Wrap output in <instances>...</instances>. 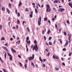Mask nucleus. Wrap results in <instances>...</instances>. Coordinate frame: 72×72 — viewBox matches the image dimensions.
Wrapping results in <instances>:
<instances>
[{
  "label": "nucleus",
  "mask_w": 72,
  "mask_h": 72,
  "mask_svg": "<svg viewBox=\"0 0 72 72\" xmlns=\"http://www.w3.org/2000/svg\"><path fill=\"white\" fill-rule=\"evenodd\" d=\"M35 49L36 52H37L38 50V48L37 47V44H35V46H33V50H35Z\"/></svg>",
  "instance_id": "1"
},
{
  "label": "nucleus",
  "mask_w": 72,
  "mask_h": 72,
  "mask_svg": "<svg viewBox=\"0 0 72 72\" xmlns=\"http://www.w3.org/2000/svg\"><path fill=\"white\" fill-rule=\"evenodd\" d=\"M41 17H40L39 18L38 21V24L39 26H40L41 24Z\"/></svg>",
  "instance_id": "2"
},
{
  "label": "nucleus",
  "mask_w": 72,
  "mask_h": 72,
  "mask_svg": "<svg viewBox=\"0 0 72 72\" xmlns=\"http://www.w3.org/2000/svg\"><path fill=\"white\" fill-rule=\"evenodd\" d=\"M29 40V37H27L26 38V42H27L28 44V45H30V41L29 40L28 41V40Z\"/></svg>",
  "instance_id": "3"
},
{
  "label": "nucleus",
  "mask_w": 72,
  "mask_h": 72,
  "mask_svg": "<svg viewBox=\"0 0 72 72\" xmlns=\"http://www.w3.org/2000/svg\"><path fill=\"white\" fill-rule=\"evenodd\" d=\"M34 55L33 54L32 57H29V60H32V59H33L34 58Z\"/></svg>",
  "instance_id": "4"
},
{
  "label": "nucleus",
  "mask_w": 72,
  "mask_h": 72,
  "mask_svg": "<svg viewBox=\"0 0 72 72\" xmlns=\"http://www.w3.org/2000/svg\"><path fill=\"white\" fill-rule=\"evenodd\" d=\"M58 11L60 12H62L63 10H64V8H59L58 9Z\"/></svg>",
  "instance_id": "5"
},
{
  "label": "nucleus",
  "mask_w": 72,
  "mask_h": 72,
  "mask_svg": "<svg viewBox=\"0 0 72 72\" xmlns=\"http://www.w3.org/2000/svg\"><path fill=\"white\" fill-rule=\"evenodd\" d=\"M54 3H60V2L58 0H55L53 2Z\"/></svg>",
  "instance_id": "6"
},
{
  "label": "nucleus",
  "mask_w": 72,
  "mask_h": 72,
  "mask_svg": "<svg viewBox=\"0 0 72 72\" xmlns=\"http://www.w3.org/2000/svg\"><path fill=\"white\" fill-rule=\"evenodd\" d=\"M4 53H5L4 55V58L5 59H6V52L4 51L3 52V54Z\"/></svg>",
  "instance_id": "7"
},
{
  "label": "nucleus",
  "mask_w": 72,
  "mask_h": 72,
  "mask_svg": "<svg viewBox=\"0 0 72 72\" xmlns=\"http://www.w3.org/2000/svg\"><path fill=\"white\" fill-rule=\"evenodd\" d=\"M69 5L72 8V3H69Z\"/></svg>",
  "instance_id": "8"
},
{
  "label": "nucleus",
  "mask_w": 72,
  "mask_h": 72,
  "mask_svg": "<svg viewBox=\"0 0 72 72\" xmlns=\"http://www.w3.org/2000/svg\"><path fill=\"white\" fill-rule=\"evenodd\" d=\"M51 11V10L50 8H46V11L48 12H50Z\"/></svg>",
  "instance_id": "9"
},
{
  "label": "nucleus",
  "mask_w": 72,
  "mask_h": 72,
  "mask_svg": "<svg viewBox=\"0 0 72 72\" xmlns=\"http://www.w3.org/2000/svg\"><path fill=\"white\" fill-rule=\"evenodd\" d=\"M8 6L10 8H12V4L10 3H9Z\"/></svg>",
  "instance_id": "10"
},
{
  "label": "nucleus",
  "mask_w": 72,
  "mask_h": 72,
  "mask_svg": "<svg viewBox=\"0 0 72 72\" xmlns=\"http://www.w3.org/2000/svg\"><path fill=\"white\" fill-rule=\"evenodd\" d=\"M68 45V40H66V42L65 43V45H64V47H66V45Z\"/></svg>",
  "instance_id": "11"
},
{
  "label": "nucleus",
  "mask_w": 72,
  "mask_h": 72,
  "mask_svg": "<svg viewBox=\"0 0 72 72\" xmlns=\"http://www.w3.org/2000/svg\"><path fill=\"white\" fill-rule=\"evenodd\" d=\"M69 40V41H71V35H70L68 37V38Z\"/></svg>",
  "instance_id": "12"
},
{
  "label": "nucleus",
  "mask_w": 72,
  "mask_h": 72,
  "mask_svg": "<svg viewBox=\"0 0 72 72\" xmlns=\"http://www.w3.org/2000/svg\"><path fill=\"white\" fill-rule=\"evenodd\" d=\"M47 8L46 9H50V6L49 4H47Z\"/></svg>",
  "instance_id": "13"
},
{
  "label": "nucleus",
  "mask_w": 72,
  "mask_h": 72,
  "mask_svg": "<svg viewBox=\"0 0 72 72\" xmlns=\"http://www.w3.org/2000/svg\"><path fill=\"white\" fill-rule=\"evenodd\" d=\"M11 50L12 51H13V52H14V53H16V51L13 49L11 48Z\"/></svg>",
  "instance_id": "14"
},
{
  "label": "nucleus",
  "mask_w": 72,
  "mask_h": 72,
  "mask_svg": "<svg viewBox=\"0 0 72 72\" xmlns=\"http://www.w3.org/2000/svg\"><path fill=\"white\" fill-rule=\"evenodd\" d=\"M21 4H22V2L21 1H19V6H21Z\"/></svg>",
  "instance_id": "15"
},
{
  "label": "nucleus",
  "mask_w": 72,
  "mask_h": 72,
  "mask_svg": "<svg viewBox=\"0 0 72 72\" xmlns=\"http://www.w3.org/2000/svg\"><path fill=\"white\" fill-rule=\"evenodd\" d=\"M32 5H33V6L34 7V8H35V3H32Z\"/></svg>",
  "instance_id": "16"
},
{
  "label": "nucleus",
  "mask_w": 72,
  "mask_h": 72,
  "mask_svg": "<svg viewBox=\"0 0 72 72\" xmlns=\"http://www.w3.org/2000/svg\"><path fill=\"white\" fill-rule=\"evenodd\" d=\"M4 49L5 50V51H6L7 52H8V51H8V49H7V48H4Z\"/></svg>",
  "instance_id": "17"
},
{
  "label": "nucleus",
  "mask_w": 72,
  "mask_h": 72,
  "mask_svg": "<svg viewBox=\"0 0 72 72\" xmlns=\"http://www.w3.org/2000/svg\"><path fill=\"white\" fill-rule=\"evenodd\" d=\"M7 12L8 13V14H10V11L8 9H7Z\"/></svg>",
  "instance_id": "18"
},
{
  "label": "nucleus",
  "mask_w": 72,
  "mask_h": 72,
  "mask_svg": "<svg viewBox=\"0 0 72 72\" xmlns=\"http://www.w3.org/2000/svg\"><path fill=\"white\" fill-rule=\"evenodd\" d=\"M1 40H5V38L4 37H3L1 38Z\"/></svg>",
  "instance_id": "19"
},
{
  "label": "nucleus",
  "mask_w": 72,
  "mask_h": 72,
  "mask_svg": "<svg viewBox=\"0 0 72 72\" xmlns=\"http://www.w3.org/2000/svg\"><path fill=\"white\" fill-rule=\"evenodd\" d=\"M32 66L33 67H35V65H34V64H33V63H32Z\"/></svg>",
  "instance_id": "20"
},
{
  "label": "nucleus",
  "mask_w": 72,
  "mask_h": 72,
  "mask_svg": "<svg viewBox=\"0 0 72 72\" xmlns=\"http://www.w3.org/2000/svg\"><path fill=\"white\" fill-rule=\"evenodd\" d=\"M17 16L18 17H20V13L19 12H18L17 14Z\"/></svg>",
  "instance_id": "21"
},
{
  "label": "nucleus",
  "mask_w": 72,
  "mask_h": 72,
  "mask_svg": "<svg viewBox=\"0 0 72 72\" xmlns=\"http://www.w3.org/2000/svg\"><path fill=\"white\" fill-rule=\"evenodd\" d=\"M44 21H46L48 20V19L47 18H44Z\"/></svg>",
  "instance_id": "22"
},
{
  "label": "nucleus",
  "mask_w": 72,
  "mask_h": 72,
  "mask_svg": "<svg viewBox=\"0 0 72 72\" xmlns=\"http://www.w3.org/2000/svg\"><path fill=\"white\" fill-rule=\"evenodd\" d=\"M20 41L18 40L17 42H16V43L17 44V43H18V44H20Z\"/></svg>",
  "instance_id": "23"
},
{
  "label": "nucleus",
  "mask_w": 72,
  "mask_h": 72,
  "mask_svg": "<svg viewBox=\"0 0 72 72\" xmlns=\"http://www.w3.org/2000/svg\"><path fill=\"white\" fill-rule=\"evenodd\" d=\"M58 41H60V43L61 44H62V41H61V39H58Z\"/></svg>",
  "instance_id": "24"
},
{
  "label": "nucleus",
  "mask_w": 72,
  "mask_h": 72,
  "mask_svg": "<svg viewBox=\"0 0 72 72\" xmlns=\"http://www.w3.org/2000/svg\"><path fill=\"white\" fill-rule=\"evenodd\" d=\"M3 71L4 72H6V69L4 68H3Z\"/></svg>",
  "instance_id": "25"
},
{
  "label": "nucleus",
  "mask_w": 72,
  "mask_h": 72,
  "mask_svg": "<svg viewBox=\"0 0 72 72\" xmlns=\"http://www.w3.org/2000/svg\"><path fill=\"white\" fill-rule=\"evenodd\" d=\"M25 10L26 12H28V9L26 8L25 9Z\"/></svg>",
  "instance_id": "26"
},
{
  "label": "nucleus",
  "mask_w": 72,
  "mask_h": 72,
  "mask_svg": "<svg viewBox=\"0 0 72 72\" xmlns=\"http://www.w3.org/2000/svg\"><path fill=\"white\" fill-rule=\"evenodd\" d=\"M35 13L37 14V9H35Z\"/></svg>",
  "instance_id": "27"
},
{
  "label": "nucleus",
  "mask_w": 72,
  "mask_h": 72,
  "mask_svg": "<svg viewBox=\"0 0 72 72\" xmlns=\"http://www.w3.org/2000/svg\"><path fill=\"white\" fill-rule=\"evenodd\" d=\"M27 30L28 32H30V29L28 28H27Z\"/></svg>",
  "instance_id": "28"
},
{
  "label": "nucleus",
  "mask_w": 72,
  "mask_h": 72,
  "mask_svg": "<svg viewBox=\"0 0 72 72\" xmlns=\"http://www.w3.org/2000/svg\"><path fill=\"white\" fill-rule=\"evenodd\" d=\"M29 16L30 18H32V17H33L32 15L30 14Z\"/></svg>",
  "instance_id": "29"
},
{
  "label": "nucleus",
  "mask_w": 72,
  "mask_h": 72,
  "mask_svg": "<svg viewBox=\"0 0 72 72\" xmlns=\"http://www.w3.org/2000/svg\"><path fill=\"white\" fill-rule=\"evenodd\" d=\"M7 54L8 56H10V57H12V55L9 53H7Z\"/></svg>",
  "instance_id": "30"
},
{
  "label": "nucleus",
  "mask_w": 72,
  "mask_h": 72,
  "mask_svg": "<svg viewBox=\"0 0 72 72\" xmlns=\"http://www.w3.org/2000/svg\"><path fill=\"white\" fill-rule=\"evenodd\" d=\"M17 22L18 24H19V23H20V22L19 21V20H18Z\"/></svg>",
  "instance_id": "31"
},
{
  "label": "nucleus",
  "mask_w": 72,
  "mask_h": 72,
  "mask_svg": "<svg viewBox=\"0 0 72 72\" xmlns=\"http://www.w3.org/2000/svg\"><path fill=\"white\" fill-rule=\"evenodd\" d=\"M50 30H48V32H47V33L48 34H49L50 33Z\"/></svg>",
  "instance_id": "32"
},
{
  "label": "nucleus",
  "mask_w": 72,
  "mask_h": 72,
  "mask_svg": "<svg viewBox=\"0 0 72 72\" xmlns=\"http://www.w3.org/2000/svg\"><path fill=\"white\" fill-rule=\"evenodd\" d=\"M3 27V26L1 25H0V30H1L2 29V27Z\"/></svg>",
  "instance_id": "33"
},
{
  "label": "nucleus",
  "mask_w": 72,
  "mask_h": 72,
  "mask_svg": "<svg viewBox=\"0 0 72 72\" xmlns=\"http://www.w3.org/2000/svg\"><path fill=\"white\" fill-rule=\"evenodd\" d=\"M49 44H50V45H52V43L49 42Z\"/></svg>",
  "instance_id": "34"
},
{
  "label": "nucleus",
  "mask_w": 72,
  "mask_h": 72,
  "mask_svg": "<svg viewBox=\"0 0 72 72\" xmlns=\"http://www.w3.org/2000/svg\"><path fill=\"white\" fill-rule=\"evenodd\" d=\"M26 48L27 51H28V49L27 48V46L26 45Z\"/></svg>",
  "instance_id": "35"
},
{
  "label": "nucleus",
  "mask_w": 72,
  "mask_h": 72,
  "mask_svg": "<svg viewBox=\"0 0 72 72\" xmlns=\"http://www.w3.org/2000/svg\"><path fill=\"white\" fill-rule=\"evenodd\" d=\"M34 44H37V41H36V40H34Z\"/></svg>",
  "instance_id": "36"
},
{
  "label": "nucleus",
  "mask_w": 72,
  "mask_h": 72,
  "mask_svg": "<svg viewBox=\"0 0 72 72\" xmlns=\"http://www.w3.org/2000/svg\"><path fill=\"white\" fill-rule=\"evenodd\" d=\"M10 60H12V56H10Z\"/></svg>",
  "instance_id": "37"
},
{
  "label": "nucleus",
  "mask_w": 72,
  "mask_h": 72,
  "mask_svg": "<svg viewBox=\"0 0 72 72\" xmlns=\"http://www.w3.org/2000/svg\"><path fill=\"white\" fill-rule=\"evenodd\" d=\"M53 58H54V59H55V58H56V57H55V55H53Z\"/></svg>",
  "instance_id": "38"
},
{
  "label": "nucleus",
  "mask_w": 72,
  "mask_h": 72,
  "mask_svg": "<svg viewBox=\"0 0 72 72\" xmlns=\"http://www.w3.org/2000/svg\"><path fill=\"white\" fill-rule=\"evenodd\" d=\"M55 42H56V41L55 40L53 42L54 45H55Z\"/></svg>",
  "instance_id": "39"
},
{
  "label": "nucleus",
  "mask_w": 72,
  "mask_h": 72,
  "mask_svg": "<svg viewBox=\"0 0 72 72\" xmlns=\"http://www.w3.org/2000/svg\"><path fill=\"white\" fill-rule=\"evenodd\" d=\"M44 40H46V37L45 36H44Z\"/></svg>",
  "instance_id": "40"
},
{
  "label": "nucleus",
  "mask_w": 72,
  "mask_h": 72,
  "mask_svg": "<svg viewBox=\"0 0 72 72\" xmlns=\"http://www.w3.org/2000/svg\"><path fill=\"white\" fill-rule=\"evenodd\" d=\"M63 51H66V48H64L62 49Z\"/></svg>",
  "instance_id": "41"
},
{
  "label": "nucleus",
  "mask_w": 72,
  "mask_h": 72,
  "mask_svg": "<svg viewBox=\"0 0 72 72\" xmlns=\"http://www.w3.org/2000/svg\"><path fill=\"white\" fill-rule=\"evenodd\" d=\"M71 54H72V53H69V56H71Z\"/></svg>",
  "instance_id": "42"
},
{
  "label": "nucleus",
  "mask_w": 72,
  "mask_h": 72,
  "mask_svg": "<svg viewBox=\"0 0 72 72\" xmlns=\"http://www.w3.org/2000/svg\"><path fill=\"white\" fill-rule=\"evenodd\" d=\"M64 33L65 35H67V33L66 32H64Z\"/></svg>",
  "instance_id": "43"
},
{
  "label": "nucleus",
  "mask_w": 72,
  "mask_h": 72,
  "mask_svg": "<svg viewBox=\"0 0 72 72\" xmlns=\"http://www.w3.org/2000/svg\"><path fill=\"white\" fill-rule=\"evenodd\" d=\"M45 33V32H44V30H43L42 31V33L43 35H44V33Z\"/></svg>",
  "instance_id": "44"
},
{
  "label": "nucleus",
  "mask_w": 72,
  "mask_h": 72,
  "mask_svg": "<svg viewBox=\"0 0 72 72\" xmlns=\"http://www.w3.org/2000/svg\"><path fill=\"white\" fill-rule=\"evenodd\" d=\"M2 10H3V11H4V10H5V8L4 7H3L2 8Z\"/></svg>",
  "instance_id": "45"
},
{
  "label": "nucleus",
  "mask_w": 72,
  "mask_h": 72,
  "mask_svg": "<svg viewBox=\"0 0 72 72\" xmlns=\"http://www.w3.org/2000/svg\"><path fill=\"white\" fill-rule=\"evenodd\" d=\"M43 66H42V67H43L44 68V67H45V64H43Z\"/></svg>",
  "instance_id": "46"
},
{
  "label": "nucleus",
  "mask_w": 72,
  "mask_h": 72,
  "mask_svg": "<svg viewBox=\"0 0 72 72\" xmlns=\"http://www.w3.org/2000/svg\"><path fill=\"white\" fill-rule=\"evenodd\" d=\"M48 23H51L50 21V20H48Z\"/></svg>",
  "instance_id": "47"
},
{
  "label": "nucleus",
  "mask_w": 72,
  "mask_h": 72,
  "mask_svg": "<svg viewBox=\"0 0 72 72\" xmlns=\"http://www.w3.org/2000/svg\"><path fill=\"white\" fill-rule=\"evenodd\" d=\"M39 60H40L41 62H42V60H41V57H40Z\"/></svg>",
  "instance_id": "48"
},
{
  "label": "nucleus",
  "mask_w": 72,
  "mask_h": 72,
  "mask_svg": "<svg viewBox=\"0 0 72 72\" xmlns=\"http://www.w3.org/2000/svg\"><path fill=\"white\" fill-rule=\"evenodd\" d=\"M24 66L25 67V68H27V64H25L24 65Z\"/></svg>",
  "instance_id": "49"
},
{
  "label": "nucleus",
  "mask_w": 72,
  "mask_h": 72,
  "mask_svg": "<svg viewBox=\"0 0 72 72\" xmlns=\"http://www.w3.org/2000/svg\"><path fill=\"white\" fill-rule=\"evenodd\" d=\"M19 64H20L21 66V67H22V63L21 62H19Z\"/></svg>",
  "instance_id": "50"
},
{
  "label": "nucleus",
  "mask_w": 72,
  "mask_h": 72,
  "mask_svg": "<svg viewBox=\"0 0 72 72\" xmlns=\"http://www.w3.org/2000/svg\"><path fill=\"white\" fill-rule=\"evenodd\" d=\"M55 28H57V24H55Z\"/></svg>",
  "instance_id": "51"
},
{
  "label": "nucleus",
  "mask_w": 72,
  "mask_h": 72,
  "mask_svg": "<svg viewBox=\"0 0 72 72\" xmlns=\"http://www.w3.org/2000/svg\"><path fill=\"white\" fill-rule=\"evenodd\" d=\"M51 37H49V40H51Z\"/></svg>",
  "instance_id": "52"
},
{
  "label": "nucleus",
  "mask_w": 72,
  "mask_h": 72,
  "mask_svg": "<svg viewBox=\"0 0 72 72\" xmlns=\"http://www.w3.org/2000/svg\"><path fill=\"white\" fill-rule=\"evenodd\" d=\"M67 23H69V21L67 20L66 21Z\"/></svg>",
  "instance_id": "53"
},
{
  "label": "nucleus",
  "mask_w": 72,
  "mask_h": 72,
  "mask_svg": "<svg viewBox=\"0 0 72 72\" xmlns=\"http://www.w3.org/2000/svg\"><path fill=\"white\" fill-rule=\"evenodd\" d=\"M62 65H63V66H65V63H64L63 62V63H62Z\"/></svg>",
  "instance_id": "54"
},
{
  "label": "nucleus",
  "mask_w": 72,
  "mask_h": 72,
  "mask_svg": "<svg viewBox=\"0 0 72 72\" xmlns=\"http://www.w3.org/2000/svg\"><path fill=\"white\" fill-rule=\"evenodd\" d=\"M10 40L11 41H12L13 40V39L12 38H11V39H10Z\"/></svg>",
  "instance_id": "55"
},
{
  "label": "nucleus",
  "mask_w": 72,
  "mask_h": 72,
  "mask_svg": "<svg viewBox=\"0 0 72 72\" xmlns=\"http://www.w3.org/2000/svg\"><path fill=\"white\" fill-rule=\"evenodd\" d=\"M15 13H16V14H17V9H16V10L15 11Z\"/></svg>",
  "instance_id": "56"
},
{
  "label": "nucleus",
  "mask_w": 72,
  "mask_h": 72,
  "mask_svg": "<svg viewBox=\"0 0 72 72\" xmlns=\"http://www.w3.org/2000/svg\"><path fill=\"white\" fill-rule=\"evenodd\" d=\"M16 28L17 29H18V26L17 25L16 26Z\"/></svg>",
  "instance_id": "57"
},
{
  "label": "nucleus",
  "mask_w": 72,
  "mask_h": 72,
  "mask_svg": "<svg viewBox=\"0 0 72 72\" xmlns=\"http://www.w3.org/2000/svg\"><path fill=\"white\" fill-rule=\"evenodd\" d=\"M64 24L65 26H66V23L65 22H64Z\"/></svg>",
  "instance_id": "58"
},
{
  "label": "nucleus",
  "mask_w": 72,
  "mask_h": 72,
  "mask_svg": "<svg viewBox=\"0 0 72 72\" xmlns=\"http://www.w3.org/2000/svg\"><path fill=\"white\" fill-rule=\"evenodd\" d=\"M18 57H19V58H21V56H20V55H18Z\"/></svg>",
  "instance_id": "59"
},
{
  "label": "nucleus",
  "mask_w": 72,
  "mask_h": 72,
  "mask_svg": "<svg viewBox=\"0 0 72 72\" xmlns=\"http://www.w3.org/2000/svg\"><path fill=\"white\" fill-rule=\"evenodd\" d=\"M49 55H50V53H48L47 54V56H49Z\"/></svg>",
  "instance_id": "60"
},
{
  "label": "nucleus",
  "mask_w": 72,
  "mask_h": 72,
  "mask_svg": "<svg viewBox=\"0 0 72 72\" xmlns=\"http://www.w3.org/2000/svg\"><path fill=\"white\" fill-rule=\"evenodd\" d=\"M4 45H5V46H7V45H8V43H6L4 44Z\"/></svg>",
  "instance_id": "61"
},
{
  "label": "nucleus",
  "mask_w": 72,
  "mask_h": 72,
  "mask_svg": "<svg viewBox=\"0 0 72 72\" xmlns=\"http://www.w3.org/2000/svg\"><path fill=\"white\" fill-rule=\"evenodd\" d=\"M56 58L57 59H59V58H58V57L57 56H56Z\"/></svg>",
  "instance_id": "62"
},
{
  "label": "nucleus",
  "mask_w": 72,
  "mask_h": 72,
  "mask_svg": "<svg viewBox=\"0 0 72 72\" xmlns=\"http://www.w3.org/2000/svg\"><path fill=\"white\" fill-rule=\"evenodd\" d=\"M59 69V68H55V70H58Z\"/></svg>",
  "instance_id": "63"
},
{
  "label": "nucleus",
  "mask_w": 72,
  "mask_h": 72,
  "mask_svg": "<svg viewBox=\"0 0 72 72\" xmlns=\"http://www.w3.org/2000/svg\"><path fill=\"white\" fill-rule=\"evenodd\" d=\"M33 45H32L31 46V47L32 48H32H33Z\"/></svg>",
  "instance_id": "64"
}]
</instances>
